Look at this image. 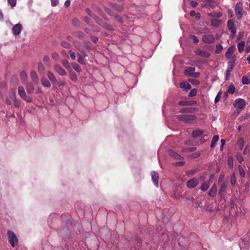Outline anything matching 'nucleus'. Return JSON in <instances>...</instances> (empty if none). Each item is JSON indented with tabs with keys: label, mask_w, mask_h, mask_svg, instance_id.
I'll list each match as a JSON object with an SVG mask.
<instances>
[{
	"label": "nucleus",
	"mask_w": 250,
	"mask_h": 250,
	"mask_svg": "<svg viewBox=\"0 0 250 250\" xmlns=\"http://www.w3.org/2000/svg\"><path fill=\"white\" fill-rule=\"evenodd\" d=\"M69 54H70V56L72 60H75L76 59V58L75 52H74L70 50L69 51Z\"/></svg>",
	"instance_id": "50"
},
{
	"label": "nucleus",
	"mask_w": 250,
	"mask_h": 250,
	"mask_svg": "<svg viewBox=\"0 0 250 250\" xmlns=\"http://www.w3.org/2000/svg\"><path fill=\"white\" fill-rule=\"evenodd\" d=\"M242 82L243 84H248L250 83V81L246 76L243 77Z\"/></svg>",
	"instance_id": "42"
},
{
	"label": "nucleus",
	"mask_w": 250,
	"mask_h": 250,
	"mask_svg": "<svg viewBox=\"0 0 250 250\" xmlns=\"http://www.w3.org/2000/svg\"><path fill=\"white\" fill-rule=\"evenodd\" d=\"M152 180L154 185L158 187L159 184V174L155 171H152L151 173Z\"/></svg>",
	"instance_id": "14"
},
{
	"label": "nucleus",
	"mask_w": 250,
	"mask_h": 250,
	"mask_svg": "<svg viewBox=\"0 0 250 250\" xmlns=\"http://www.w3.org/2000/svg\"><path fill=\"white\" fill-rule=\"evenodd\" d=\"M43 61L45 63L47 66L50 67L51 65V62L50 61V58L48 56L44 55L43 57Z\"/></svg>",
	"instance_id": "25"
},
{
	"label": "nucleus",
	"mask_w": 250,
	"mask_h": 250,
	"mask_svg": "<svg viewBox=\"0 0 250 250\" xmlns=\"http://www.w3.org/2000/svg\"><path fill=\"white\" fill-rule=\"evenodd\" d=\"M189 81L190 82H191L193 84L197 85V84H199V82L198 81L196 80H190V79H189Z\"/></svg>",
	"instance_id": "56"
},
{
	"label": "nucleus",
	"mask_w": 250,
	"mask_h": 250,
	"mask_svg": "<svg viewBox=\"0 0 250 250\" xmlns=\"http://www.w3.org/2000/svg\"><path fill=\"white\" fill-rule=\"evenodd\" d=\"M244 143V139L242 138H240L238 140V145L241 149H242V148L243 147Z\"/></svg>",
	"instance_id": "40"
},
{
	"label": "nucleus",
	"mask_w": 250,
	"mask_h": 250,
	"mask_svg": "<svg viewBox=\"0 0 250 250\" xmlns=\"http://www.w3.org/2000/svg\"><path fill=\"white\" fill-rule=\"evenodd\" d=\"M221 96V92L220 91L218 93L217 96H216V97L215 98L214 102L215 103H218L220 101Z\"/></svg>",
	"instance_id": "47"
},
{
	"label": "nucleus",
	"mask_w": 250,
	"mask_h": 250,
	"mask_svg": "<svg viewBox=\"0 0 250 250\" xmlns=\"http://www.w3.org/2000/svg\"><path fill=\"white\" fill-rule=\"evenodd\" d=\"M26 89L28 93L30 94L33 93L35 90L33 85L31 83L27 84Z\"/></svg>",
	"instance_id": "20"
},
{
	"label": "nucleus",
	"mask_w": 250,
	"mask_h": 250,
	"mask_svg": "<svg viewBox=\"0 0 250 250\" xmlns=\"http://www.w3.org/2000/svg\"><path fill=\"white\" fill-rule=\"evenodd\" d=\"M190 4L192 7L194 8V7H196L198 5V3L196 1H192L190 2Z\"/></svg>",
	"instance_id": "55"
},
{
	"label": "nucleus",
	"mask_w": 250,
	"mask_h": 250,
	"mask_svg": "<svg viewBox=\"0 0 250 250\" xmlns=\"http://www.w3.org/2000/svg\"><path fill=\"white\" fill-rule=\"evenodd\" d=\"M227 24L229 30L233 34H235L236 33V28L234 21L231 20H229L228 21Z\"/></svg>",
	"instance_id": "11"
},
{
	"label": "nucleus",
	"mask_w": 250,
	"mask_h": 250,
	"mask_svg": "<svg viewBox=\"0 0 250 250\" xmlns=\"http://www.w3.org/2000/svg\"><path fill=\"white\" fill-rule=\"evenodd\" d=\"M22 29V26L21 24L20 23H17L16 25H15L12 28V33L15 36L19 35L21 33Z\"/></svg>",
	"instance_id": "9"
},
{
	"label": "nucleus",
	"mask_w": 250,
	"mask_h": 250,
	"mask_svg": "<svg viewBox=\"0 0 250 250\" xmlns=\"http://www.w3.org/2000/svg\"><path fill=\"white\" fill-rule=\"evenodd\" d=\"M197 90L196 89H192L189 93L188 96H195L197 94Z\"/></svg>",
	"instance_id": "43"
},
{
	"label": "nucleus",
	"mask_w": 250,
	"mask_h": 250,
	"mask_svg": "<svg viewBox=\"0 0 250 250\" xmlns=\"http://www.w3.org/2000/svg\"><path fill=\"white\" fill-rule=\"evenodd\" d=\"M219 140V136L218 135H214L212 139L211 143L210 145V147L211 148H213L216 143L218 142Z\"/></svg>",
	"instance_id": "28"
},
{
	"label": "nucleus",
	"mask_w": 250,
	"mask_h": 250,
	"mask_svg": "<svg viewBox=\"0 0 250 250\" xmlns=\"http://www.w3.org/2000/svg\"><path fill=\"white\" fill-rule=\"evenodd\" d=\"M235 87L232 84L229 87L228 89V92L229 93V94H233L235 92Z\"/></svg>",
	"instance_id": "37"
},
{
	"label": "nucleus",
	"mask_w": 250,
	"mask_h": 250,
	"mask_svg": "<svg viewBox=\"0 0 250 250\" xmlns=\"http://www.w3.org/2000/svg\"><path fill=\"white\" fill-rule=\"evenodd\" d=\"M228 165L230 167H232L233 166V158L231 156H229L228 158Z\"/></svg>",
	"instance_id": "34"
},
{
	"label": "nucleus",
	"mask_w": 250,
	"mask_h": 250,
	"mask_svg": "<svg viewBox=\"0 0 250 250\" xmlns=\"http://www.w3.org/2000/svg\"><path fill=\"white\" fill-rule=\"evenodd\" d=\"M20 77L23 82H25L27 79V75L26 73L24 71L21 72L20 74Z\"/></svg>",
	"instance_id": "31"
},
{
	"label": "nucleus",
	"mask_w": 250,
	"mask_h": 250,
	"mask_svg": "<svg viewBox=\"0 0 250 250\" xmlns=\"http://www.w3.org/2000/svg\"><path fill=\"white\" fill-rule=\"evenodd\" d=\"M178 118L182 121H183L187 123H190L192 121L194 120L195 117L193 115H178Z\"/></svg>",
	"instance_id": "6"
},
{
	"label": "nucleus",
	"mask_w": 250,
	"mask_h": 250,
	"mask_svg": "<svg viewBox=\"0 0 250 250\" xmlns=\"http://www.w3.org/2000/svg\"><path fill=\"white\" fill-rule=\"evenodd\" d=\"M217 186L215 184H214L211 187L210 189L209 190L208 192V195L210 197H214L217 193Z\"/></svg>",
	"instance_id": "17"
},
{
	"label": "nucleus",
	"mask_w": 250,
	"mask_h": 250,
	"mask_svg": "<svg viewBox=\"0 0 250 250\" xmlns=\"http://www.w3.org/2000/svg\"><path fill=\"white\" fill-rule=\"evenodd\" d=\"M223 49V46L221 44H217L216 46L215 52L217 54L220 53Z\"/></svg>",
	"instance_id": "39"
},
{
	"label": "nucleus",
	"mask_w": 250,
	"mask_h": 250,
	"mask_svg": "<svg viewBox=\"0 0 250 250\" xmlns=\"http://www.w3.org/2000/svg\"><path fill=\"white\" fill-rule=\"evenodd\" d=\"M195 70V68L194 67H188L184 72L185 75L190 77Z\"/></svg>",
	"instance_id": "19"
},
{
	"label": "nucleus",
	"mask_w": 250,
	"mask_h": 250,
	"mask_svg": "<svg viewBox=\"0 0 250 250\" xmlns=\"http://www.w3.org/2000/svg\"><path fill=\"white\" fill-rule=\"evenodd\" d=\"M47 76L49 80L54 84L57 83V79L54 74L50 71H48L47 72Z\"/></svg>",
	"instance_id": "16"
},
{
	"label": "nucleus",
	"mask_w": 250,
	"mask_h": 250,
	"mask_svg": "<svg viewBox=\"0 0 250 250\" xmlns=\"http://www.w3.org/2000/svg\"><path fill=\"white\" fill-rule=\"evenodd\" d=\"M195 53L196 55L205 58H208L210 56V53L208 51L199 49L196 50Z\"/></svg>",
	"instance_id": "13"
},
{
	"label": "nucleus",
	"mask_w": 250,
	"mask_h": 250,
	"mask_svg": "<svg viewBox=\"0 0 250 250\" xmlns=\"http://www.w3.org/2000/svg\"><path fill=\"white\" fill-rule=\"evenodd\" d=\"M245 44V42L244 41H241L238 44L237 47L239 52L241 53L244 51Z\"/></svg>",
	"instance_id": "27"
},
{
	"label": "nucleus",
	"mask_w": 250,
	"mask_h": 250,
	"mask_svg": "<svg viewBox=\"0 0 250 250\" xmlns=\"http://www.w3.org/2000/svg\"><path fill=\"white\" fill-rule=\"evenodd\" d=\"M184 164H185L184 162H177L175 164L176 166H182L184 165Z\"/></svg>",
	"instance_id": "59"
},
{
	"label": "nucleus",
	"mask_w": 250,
	"mask_h": 250,
	"mask_svg": "<svg viewBox=\"0 0 250 250\" xmlns=\"http://www.w3.org/2000/svg\"><path fill=\"white\" fill-rule=\"evenodd\" d=\"M8 239L9 243L13 248L16 247L18 244V239L16 235L11 230L7 231Z\"/></svg>",
	"instance_id": "2"
},
{
	"label": "nucleus",
	"mask_w": 250,
	"mask_h": 250,
	"mask_svg": "<svg viewBox=\"0 0 250 250\" xmlns=\"http://www.w3.org/2000/svg\"><path fill=\"white\" fill-rule=\"evenodd\" d=\"M70 4V1L69 0H67L64 3V6L65 7H68Z\"/></svg>",
	"instance_id": "60"
},
{
	"label": "nucleus",
	"mask_w": 250,
	"mask_h": 250,
	"mask_svg": "<svg viewBox=\"0 0 250 250\" xmlns=\"http://www.w3.org/2000/svg\"><path fill=\"white\" fill-rule=\"evenodd\" d=\"M73 69L78 72H80L82 71L80 65L76 63H72Z\"/></svg>",
	"instance_id": "32"
},
{
	"label": "nucleus",
	"mask_w": 250,
	"mask_h": 250,
	"mask_svg": "<svg viewBox=\"0 0 250 250\" xmlns=\"http://www.w3.org/2000/svg\"><path fill=\"white\" fill-rule=\"evenodd\" d=\"M190 37L193 40V42L194 43H197L199 42V40L197 39L196 36H195L194 35H192V36H191Z\"/></svg>",
	"instance_id": "52"
},
{
	"label": "nucleus",
	"mask_w": 250,
	"mask_h": 250,
	"mask_svg": "<svg viewBox=\"0 0 250 250\" xmlns=\"http://www.w3.org/2000/svg\"><path fill=\"white\" fill-rule=\"evenodd\" d=\"M199 183L198 180L195 178H192L188 180L187 183L188 187L190 188H195Z\"/></svg>",
	"instance_id": "12"
},
{
	"label": "nucleus",
	"mask_w": 250,
	"mask_h": 250,
	"mask_svg": "<svg viewBox=\"0 0 250 250\" xmlns=\"http://www.w3.org/2000/svg\"><path fill=\"white\" fill-rule=\"evenodd\" d=\"M169 155L174 158L176 160H179L181 158V156L179 154L177 153L176 152H174L173 150H170L168 151Z\"/></svg>",
	"instance_id": "21"
},
{
	"label": "nucleus",
	"mask_w": 250,
	"mask_h": 250,
	"mask_svg": "<svg viewBox=\"0 0 250 250\" xmlns=\"http://www.w3.org/2000/svg\"><path fill=\"white\" fill-rule=\"evenodd\" d=\"M203 131L200 130H196L193 131L192 133V136L193 137H198L202 134Z\"/></svg>",
	"instance_id": "33"
},
{
	"label": "nucleus",
	"mask_w": 250,
	"mask_h": 250,
	"mask_svg": "<svg viewBox=\"0 0 250 250\" xmlns=\"http://www.w3.org/2000/svg\"><path fill=\"white\" fill-rule=\"evenodd\" d=\"M237 159L239 163H242V162L243 161V159L241 156L238 157Z\"/></svg>",
	"instance_id": "63"
},
{
	"label": "nucleus",
	"mask_w": 250,
	"mask_h": 250,
	"mask_svg": "<svg viewBox=\"0 0 250 250\" xmlns=\"http://www.w3.org/2000/svg\"><path fill=\"white\" fill-rule=\"evenodd\" d=\"M210 186V182L209 181H206L202 184L201 189L202 191H206Z\"/></svg>",
	"instance_id": "24"
},
{
	"label": "nucleus",
	"mask_w": 250,
	"mask_h": 250,
	"mask_svg": "<svg viewBox=\"0 0 250 250\" xmlns=\"http://www.w3.org/2000/svg\"><path fill=\"white\" fill-rule=\"evenodd\" d=\"M78 56H79V57H78V61L81 64H84L85 63V60H84V57H83V56L80 55H78Z\"/></svg>",
	"instance_id": "44"
},
{
	"label": "nucleus",
	"mask_w": 250,
	"mask_h": 250,
	"mask_svg": "<svg viewBox=\"0 0 250 250\" xmlns=\"http://www.w3.org/2000/svg\"><path fill=\"white\" fill-rule=\"evenodd\" d=\"M52 57L53 59H54L55 60H58L59 59V54L56 52H53L52 54Z\"/></svg>",
	"instance_id": "48"
},
{
	"label": "nucleus",
	"mask_w": 250,
	"mask_h": 250,
	"mask_svg": "<svg viewBox=\"0 0 250 250\" xmlns=\"http://www.w3.org/2000/svg\"><path fill=\"white\" fill-rule=\"evenodd\" d=\"M235 61L236 60H230L229 61L228 69H230L232 70V69L233 68L234 66Z\"/></svg>",
	"instance_id": "30"
},
{
	"label": "nucleus",
	"mask_w": 250,
	"mask_h": 250,
	"mask_svg": "<svg viewBox=\"0 0 250 250\" xmlns=\"http://www.w3.org/2000/svg\"><path fill=\"white\" fill-rule=\"evenodd\" d=\"M10 97L13 100L15 106L16 107H19L21 105V102L20 100L15 98V93L14 91L10 92Z\"/></svg>",
	"instance_id": "15"
},
{
	"label": "nucleus",
	"mask_w": 250,
	"mask_h": 250,
	"mask_svg": "<svg viewBox=\"0 0 250 250\" xmlns=\"http://www.w3.org/2000/svg\"><path fill=\"white\" fill-rule=\"evenodd\" d=\"M180 86L181 89H182L183 90H184L186 91H187L189 89H191V88L190 84H189L187 82H184L181 83L180 84Z\"/></svg>",
	"instance_id": "18"
},
{
	"label": "nucleus",
	"mask_w": 250,
	"mask_h": 250,
	"mask_svg": "<svg viewBox=\"0 0 250 250\" xmlns=\"http://www.w3.org/2000/svg\"><path fill=\"white\" fill-rule=\"evenodd\" d=\"M6 103L7 104H8V105H10V104H12V102H11V100H10L9 99H7L6 100Z\"/></svg>",
	"instance_id": "62"
},
{
	"label": "nucleus",
	"mask_w": 250,
	"mask_h": 250,
	"mask_svg": "<svg viewBox=\"0 0 250 250\" xmlns=\"http://www.w3.org/2000/svg\"><path fill=\"white\" fill-rule=\"evenodd\" d=\"M221 146H220V149L221 150H223V148L224 147V145L225 144V140H223V139H222L221 140Z\"/></svg>",
	"instance_id": "57"
},
{
	"label": "nucleus",
	"mask_w": 250,
	"mask_h": 250,
	"mask_svg": "<svg viewBox=\"0 0 250 250\" xmlns=\"http://www.w3.org/2000/svg\"><path fill=\"white\" fill-rule=\"evenodd\" d=\"M243 5L241 3H237L235 7V15L238 19L240 20L242 18L243 16Z\"/></svg>",
	"instance_id": "5"
},
{
	"label": "nucleus",
	"mask_w": 250,
	"mask_h": 250,
	"mask_svg": "<svg viewBox=\"0 0 250 250\" xmlns=\"http://www.w3.org/2000/svg\"><path fill=\"white\" fill-rule=\"evenodd\" d=\"M202 41L205 43H212L214 42L215 39L213 35L206 34L203 36Z\"/></svg>",
	"instance_id": "8"
},
{
	"label": "nucleus",
	"mask_w": 250,
	"mask_h": 250,
	"mask_svg": "<svg viewBox=\"0 0 250 250\" xmlns=\"http://www.w3.org/2000/svg\"><path fill=\"white\" fill-rule=\"evenodd\" d=\"M30 77L34 83L38 82V77L37 73L35 71H32L30 72Z\"/></svg>",
	"instance_id": "22"
},
{
	"label": "nucleus",
	"mask_w": 250,
	"mask_h": 250,
	"mask_svg": "<svg viewBox=\"0 0 250 250\" xmlns=\"http://www.w3.org/2000/svg\"><path fill=\"white\" fill-rule=\"evenodd\" d=\"M172 196L173 198L176 199H179L180 197V195H177L175 193H173Z\"/></svg>",
	"instance_id": "61"
},
{
	"label": "nucleus",
	"mask_w": 250,
	"mask_h": 250,
	"mask_svg": "<svg viewBox=\"0 0 250 250\" xmlns=\"http://www.w3.org/2000/svg\"><path fill=\"white\" fill-rule=\"evenodd\" d=\"M230 182L232 185H234L235 184L236 180L234 174H233L230 178Z\"/></svg>",
	"instance_id": "45"
},
{
	"label": "nucleus",
	"mask_w": 250,
	"mask_h": 250,
	"mask_svg": "<svg viewBox=\"0 0 250 250\" xmlns=\"http://www.w3.org/2000/svg\"><path fill=\"white\" fill-rule=\"evenodd\" d=\"M238 169L240 176L242 177H244L245 175V170L243 169L241 166H238Z\"/></svg>",
	"instance_id": "38"
},
{
	"label": "nucleus",
	"mask_w": 250,
	"mask_h": 250,
	"mask_svg": "<svg viewBox=\"0 0 250 250\" xmlns=\"http://www.w3.org/2000/svg\"><path fill=\"white\" fill-rule=\"evenodd\" d=\"M225 176L220 175L218 179V185L219 186L218 194L223 198L224 194L226 192L227 189V184L224 181Z\"/></svg>",
	"instance_id": "1"
},
{
	"label": "nucleus",
	"mask_w": 250,
	"mask_h": 250,
	"mask_svg": "<svg viewBox=\"0 0 250 250\" xmlns=\"http://www.w3.org/2000/svg\"><path fill=\"white\" fill-rule=\"evenodd\" d=\"M41 83L45 87H50L51 86V84L50 82L45 78H42L41 79Z\"/></svg>",
	"instance_id": "23"
},
{
	"label": "nucleus",
	"mask_w": 250,
	"mask_h": 250,
	"mask_svg": "<svg viewBox=\"0 0 250 250\" xmlns=\"http://www.w3.org/2000/svg\"><path fill=\"white\" fill-rule=\"evenodd\" d=\"M181 112H190L191 109L189 108H183L180 110Z\"/></svg>",
	"instance_id": "54"
},
{
	"label": "nucleus",
	"mask_w": 250,
	"mask_h": 250,
	"mask_svg": "<svg viewBox=\"0 0 250 250\" xmlns=\"http://www.w3.org/2000/svg\"><path fill=\"white\" fill-rule=\"evenodd\" d=\"M234 106L237 109L242 110L246 106L245 101L243 99H238L235 100Z\"/></svg>",
	"instance_id": "7"
},
{
	"label": "nucleus",
	"mask_w": 250,
	"mask_h": 250,
	"mask_svg": "<svg viewBox=\"0 0 250 250\" xmlns=\"http://www.w3.org/2000/svg\"><path fill=\"white\" fill-rule=\"evenodd\" d=\"M59 0H51V4L52 6H55L58 4Z\"/></svg>",
	"instance_id": "53"
},
{
	"label": "nucleus",
	"mask_w": 250,
	"mask_h": 250,
	"mask_svg": "<svg viewBox=\"0 0 250 250\" xmlns=\"http://www.w3.org/2000/svg\"><path fill=\"white\" fill-rule=\"evenodd\" d=\"M62 65L66 68H69L70 67V64L68 62L65 60L62 61Z\"/></svg>",
	"instance_id": "41"
},
{
	"label": "nucleus",
	"mask_w": 250,
	"mask_h": 250,
	"mask_svg": "<svg viewBox=\"0 0 250 250\" xmlns=\"http://www.w3.org/2000/svg\"><path fill=\"white\" fill-rule=\"evenodd\" d=\"M231 72V70L227 69V70L226 71V80H229Z\"/></svg>",
	"instance_id": "49"
},
{
	"label": "nucleus",
	"mask_w": 250,
	"mask_h": 250,
	"mask_svg": "<svg viewBox=\"0 0 250 250\" xmlns=\"http://www.w3.org/2000/svg\"><path fill=\"white\" fill-rule=\"evenodd\" d=\"M8 3L11 6V7H14L16 5L17 1L16 0H8Z\"/></svg>",
	"instance_id": "46"
},
{
	"label": "nucleus",
	"mask_w": 250,
	"mask_h": 250,
	"mask_svg": "<svg viewBox=\"0 0 250 250\" xmlns=\"http://www.w3.org/2000/svg\"><path fill=\"white\" fill-rule=\"evenodd\" d=\"M18 90V94L21 99L27 103H31L32 102V98L27 96L24 88L22 86H19Z\"/></svg>",
	"instance_id": "3"
},
{
	"label": "nucleus",
	"mask_w": 250,
	"mask_h": 250,
	"mask_svg": "<svg viewBox=\"0 0 250 250\" xmlns=\"http://www.w3.org/2000/svg\"><path fill=\"white\" fill-rule=\"evenodd\" d=\"M199 76L200 74L199 73H195L194 72H193V73L192 74L191 77H192L193 78H198L199 77Z\"/></svg>",
	"instance_id": "58"
},
{
	"label": "nucleus",
	"mask_w": 250,
	"mask_h": 250,
	"mask_svg": "<svg viewBox=\"0 0 250 250\" xmlns=\"http://www.w3.org/2000/svg\"><path fill=\"white\" fill-rule=\"evenodd\" d=\"M55 71L61 76L66 75V72L59 64H56L54 66Z\"/></svg>",
	"instance_id": "10"
},
{
	"label": "nucleus",
	"mask_w": 250,
	"mask_h": 250,
	"mask_svg": "<svg viewBox=\"0 0 250 250\" xmlns=\"http://www.w3.org/2000/svg\"><path fill=\"white\" fill-rule=\"evenodd\" d=\"M235 50V47L234 45H231L227 49L226 52V57L230 60H236V56L234 54V52Z\"/></svg>",
	"instance_id": "4"
},
{
	"label": "nucleus",
	"mask_w": 250,
	"mask_h": 250,
	"mask_svg": "<svg viewBox=\"0 0 250 250\" xmlns=\"http://www.w3.org/2000/svg\"><path fill=\"white\" fill-rule=\"evenodd\" d=\"M38 70L41 74H43L45 70V67L42 62H40L38 64Z\"/></svg>",
	"instance_id": "26"
},
{
	"label": "nucleus",
	"mask_w": 250,
	"mask_h": 250,
	"mask_svg": "<svg viewBox=\"0 0 250 250\" xmlns=\"http://www.w3.org/2000/svg\"><path fill=\"white\" fill-rule=\"evenodd\" d=\"M192 102L187 101H181L179 102V104L181 105H191Z\"/></svg>",
	"instance_id": "35"
},
{
	"label": "nucleus",
	"mask_w": 250,
	"mask_h": 250,
	"mask_svg": "<svg viewBox=\"0 0 250 250\" xmlns=\"http://www.w3.org/2000/svg\"><path fill=\"white\" fill-rule=\"evenodd\" d=\"M69 77L72 81L76 82L78 80L77 76L74 73H71L69 75Z\"/></svg>",
	"instance_id": "36"
},
{
	"label": "nucleus",
	"mask_w": 250,
	"mask_h": 250,
	"mask_svg": "<svg viewBox=\"0 0 250 250\" xmlns=\"http://www.w3.org/2000/svg\"><path fill=\"white\" fill-rule=\"evenodd\" d=\"M246 52V53H249L250 52V45L247 47Z\"/></svg>",
	"instance_id": "64"
},
{
	"label": "nucleus",
	"mask_w": 250,
	"mask_h": 250,
	"mask_svg": "<svg viewBox=\"0 0 250 250\" xmlns=\"http://www.w3.org/2000/svg\"><path fill=\"white\" fill-rule=\"evenodd\" d=\"M73 24L76 26L79 25V21L76 19H74L72 21Z\"/></svg>",
	"instance_id": "51"
},
{
	"label": "nucleus",
	"mask_w": 250,
	"mask_h": 250,
	"mask_svg": "<svg viewBox=\"0 0 250 250\" xmlns=\"http://www.w3.org/2000/svg\"><path fill=\"white\" fill-rule=\"evenodd\" d=\"M211 23L212 26L217 27L220 24L221 21L219 20L214 19L211 20Z\"/></svg>",
	"instance_id": "29"
}]
</instances>
